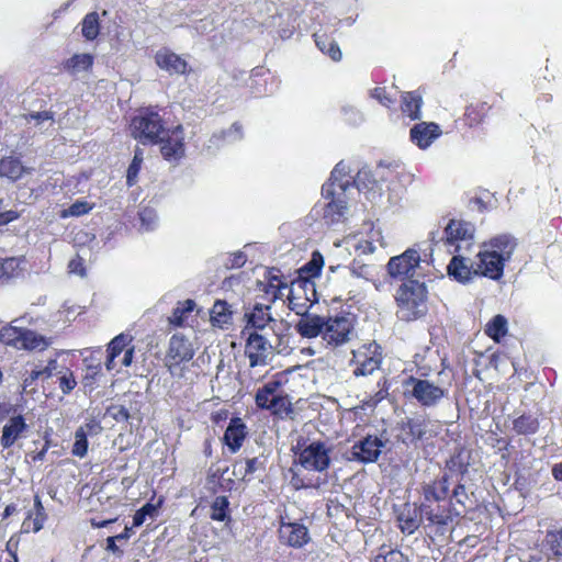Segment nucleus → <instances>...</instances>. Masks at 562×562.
<instances>
[{
  "mask_svg": "<svg viewBox=\"0 0 562 562\" xmlns=\"http://www.w3.org/2000/svg\"><path fill=\"white\" fill-rule=\"evenodd\" d=\"M331 449L322 441H312L295 452L299 463L308 471L324 472L330 464Z\"/></svg>",
  "mask_w": 562,
  "mask_h": 562,
  "instance_id": "nucleus-5",
  "label": "nucleus"
},
{
  "mask_svg": "<svg viewBox=\"0 0 562 562\" xmlns=\"http://www.w3.org/2000/svg\"><path fill=\"white\" fill-rule=\"evenodd\" d=\"M81 33L88 41L97 38L100 32L99 16L98 13H88L82 21Z\"/></svg>",
  "mask_w": 562,
  "mask_h": 562,
  "instance_id": "nucleus-38",
  "label": "nucleus"
},
{
  "mask_svg": "<svg viewBox=\"0 0 562 562\" xmlns=\"http://www.w3.org/2000/svg\"><path fill=\"white\" fill-rule=\"evenodd\" d=\"M57 375L59 381V389L64 394H69L77 386V380L74 375V372L69 368H60L57 372Z\"/></svg>",
  "mask_w": 562,
  "mask_h": 562,
  "instance_id": "nucleus-42",
  "label": "nucleus"
},
{
  "mask_svg": "<svg viewBox=\"0 0 562 562\" xmlns=\"http://www.w3.org/2000/svg\"><path fill=\"white\" fill-rule=\"evenodd\" d=\"M245 352L250 367L266 366L272 355V346L262 335L250 333L246 340Z\"/></svg>",
  "mask_w": 562,
  "mask_h": 562,
  "instance_id": "nucleus-8",
  "label": "nucleus"
},
{
  "mask_svg": "<svg viewBox=\"0 0 562 562\" xmlns=\"http://www.w3.org/2000/svg\"><path fill=\"white\" fill-rule=\"evenodd\" d=\"M449 490L448 477L443 475L432 483H426L422 487L424 502L429 504L431 502H440L446 498Z\"/></svg>",
  "mask_w": 562,
  "mask_h": 562,
  "instance_id": "nucleus-26",
  "label": "nucleus"
},
{
  "mask_svg": "<svg viewBox=\"0 0 562 562\" xmlns=\"http://www.w3.org/2000/svg\"><path fill=\"white\" fill-rule=\"evenodd\" d=\"M194 356L192 342L181 334H175L169 341L167 353L168 367L170 370L175 366L184 361H190Z\"/></svg>",
  "mask_w": 562,
  "mask_h": 562,
  "instance_id": "nucleus-12",
  "label": "nucleus"
},
{
  "mask_svg": "<svg viewBox=\"0 0 562 562\" xmlns=\"http://www.w3.org/2000/svg\"><path fill=\"white\" fill-rule=\"evenodd\" d=\"M29 425L22 415L11 416L2 428L0 445L3 449L12 447L19 439L26 437Z\"/></svg>",
  "mask_w": 562,
  "mask_h": 562,
  "instance_id": "nucleus-15",
  "label": "nucleus"
},
{
  "mask_svg": "<svg viewBox=\"0 0 562 562\" xmlns=\"http://www.w3.org/2000/svg\"><path fill=\"white\" fill-rule=\"evenodd\" d=\"M93 56L88 53L76 54L65 63V68L71 74L89 70L93 65Z\"/></svg>",
  "mask_w": 562,
  "mask_h": 562,
  "instance_id": "nucleus-34",
  "label": "nucleus"
},
{
  "mask_svg": "<svg viewBox=\"0 0 562 562\" xmlns=\"http://www.w3.org/2000/svg\"><path fill=\"white\" fill-rule=\"evenodd\" d=\"M351 247H353L360 255H369L375 251V246H373V241H370L367 237H353L347 241Z\"/></svg>",
  "mask_w": 562,
  "mask_h": 562,
  "instance_id": "nucleus-50",
  "label": "nucleus"
},
{
  "mask_svg": "<svg viewBox=\"0 0 562 562\" xmlns=\"http://www.w3.org/2000/svg\"><path fill=\"white\" fill-rule=\"evenodd\" d=\"M544 544L552 551L554 557L562 559V529L549 530L544 538Z\"/></svg>",
  "mask_w": 562,
  "mask_h": 562,
  "instance_id": "nucleus-43",
  "label": "nucleus"
},
{
  "mask_svg": "<svg viewBox=\"0 0 562 562\" xmlns=\"http://www.w3.org/2000/svg\"><path fill=\"white\" fill-rule=\"evenodd\" d=\"M94 425L87 424L85 427H79L75 432V442L72 446V454L79 458H83L88 451V440L86 428L92 429Z\"/></svg>",
  "mask_w": 562,
  "mask_h": 562,
  "instance_id": "nucleus-35",
  "label": "nucleus"
},
{
  "mask_svg": "<svg viewBox=\"0 0 562 562\" xmlns=\"http://www.w3.org/2000/svg\"><path fill=\"white\" fill-rule=\"evenodd\" d=\"M440 135L441 130L436 123H417L411 130L412 142L422 149L429 147Z\"/></svg>",
  "mask_w": 562,
  "mask_h": 562,
  "instance_id": "nucleus-19",
  "label": "nucleus"
},
{
  "mask_svg": "<svg viewBox=\"0 0 562 562\" xmlns=\"http://www.w3.org/2000/svg\"><path fill=\"white\" fill-rule=\"evenodd\" d=\"M110 414L116 422H127L131 417L128 409L122 405L111 407Z\"/></svg>",
  "mask_w": 562,
  "mask_h": 562,
  "instance_id": "nucleus-63",
  "label": "nucleus"
},
{
  "mask_svg": "<svg viewBox=\"0 0 562 562\" xmlns=\"http://www.w3.org/2000/svg\"><path fill=\"white\" fill-rule=\"evenodd\" d=\"M371 97L378 100L382 105L390 106L393 100L387 95L384 88H375L371 91Z\"/></svg>",
  "mask_w": 562,
  "mask_h": 562,
  "instance_id": "nucleus-64",
  "label": "nucleus"
},
{
  "mask_svg": "<svg viewBox=\"0 0 562 562\" xmlns=\"http://www.w3.org/2000/svg\"><path fill=\"white\" fill-rule=\"evenodd\" d=\"M323 265V256L319 252L315 251L312 255V259L301 268V271L303 273H306V277H316L319 274Z\"/></svg>",
  "mask_w": 562,
  "mask_h": 562,
  "instance_id": "nucleus-49",
  "label": "nucleus"
},
{
  "mask_svg": "<svg viewBox=\"0 0 562 562\" xmlns=\"http://www.w3.org/2000/svg\"><path fill=\"white\" fill-rule=\"evenodd\" d=\"M350 273L357 278L371 280L373 277V267L355 259L348 267Z\"/></svg>",
  "mask_w": 562,
  "mask_h": 562,
  "instance_id": "nucleus-48",
  "label": "nucleus"
},
{
  "mask_svg": "<svg viewBox=\"0 0 562 562\" xmlns=\"http://www.w3.org/2000/svg\"><path fill=\"white\" fill-rule=\"evenodd\" d=\"M48 346L46 339L35 331L23 328L19 350H44Z\"/></svg>",
  "mask_w": 562,
  "mask_h": 562,
  "instance_id": "nucleus-31",
  "label": "nucleus"
},
{
  "mask_svg": "<svg viewBox=\"0 0 562 562\" xmlns=\"http://www.w3.org/2000/svg\"><path fill=\"white\" fill-rule=\"evenodd\" d=\"M42 379V375L37 368L32 369L31 371H26L23 375L22 380V389L24 392L33 391L35 381Z\"/></svg>",
  "mask_w": 562,
  "mask_h": 562,
  "instance_id": "nucleus-58",
  "label": "nucleus"
},
{
  "mask_svg": "<svg viewBox=\"0 0 562 562\" xmlns=\"http://www.w3.org/2000/svg\"><path fill=\"white\" fill-rule=\"evenodd\" d=\"M429 422L423 416L407 418L401 423V439L404 443H415L426 439Z\"/></svg>",
  "mask_w": 562,
  "mask_h": 562,
  "instance_id": "nucleus-16",
  "label": "nucleus"
},
{
  "mask_svg": "<svg viewBox=\"0 0 562 562\" xmlns=\"http://www.w3.org/2000/svg\"><path fill=\"white\" fill-rule=\"evenodd\" d=\"M268 409L276 415H288L291 412V402L286 396L277 393Z\"/></svg>",
  "mask_w": 562,
  "mask_h": 562,
  "instance_id": "nucleus-47",
  "label": "nucleus"
},
{
  "mask_svg": "<svg viewBox=\"0 0 562 562\" xmlns=\"http://www.w3.org/2000/svg\"><path fill=\"white\" fill-rule=\"evenodd\" d=\"M448 274L460 283L469 282L473 276H476L474 261L469 265L462 256H454L447 267Z\"/></svg>",
  "mask_w": 562,
  "mask_h": 562,
  "instance_id": "nucleus-23",
  "label": "nucleus"
},
{
  "mask_svg": "<svg viewBox=\"0 0 562 562\" xmlns=\"http://www.w3.org/2000/svg\"><path fill=\"white\" fill-rule=\"evenodd\" d=\"M325 317L316 314H310L301 317L295 324L296 333L303 338H323Z\"/></svg>",
  "mask_w": 562,
  "mask_h": 562,
  "instance_id": "nucleus-20",
  "label": "nucleus"
},
{
  "mask_svg": "<svg viewBox=\"0 0 562 562\" xmlns=\"http://www.w3.org/2000/svg\"><path fill=\"white\" fill-rule=\"evenodd\" d=\"M131 133L135 139L143 144H156L159 139H164L166 128L157 112L146 111L132 120Z\"/></svg>",
  "mask_w": 562,
  "mask_h": 562,
  "instance_id": "nucleus-3",
  "label": "nucleus"
},
{
  "mask_svg": "<svg viewBox=\"0 0 562 562\" xmlns=\"http://www.w3.org/2000/svg\"><path fill=\"white\" fill-rule=\"evenodd\" d=\"M426 286L418 281L403 283L396 293L397 316L406 322L415 321L427 312Z\"/></svg>",
  "mask_w": 562,
  "mask_h": 562,
  "instance_id": "nucleus-2",
  "label": "nucleus"
},
{
  "mask_svg": "<svg viewBox=\"0 0 562 562\" xmlns=\"http://www.w3.org/2000/svg\"><path fill=\"white\" fill-rule=\"evenodd\" d=\"M412 395L423 406H435L446 396L447 391L428 380L411 378Z\"/></svg>",
  "mask_w": 562,
  "mask_h": 562,
  "instance_id": "nucleus-10",
  "label": "nucleus"
},
{
  "mask_svg": "<svg viewBox=\"0 0 562 562\" xmlns=\"http://www.w3.org/2000/svg\"><path fill=\"white\" fill-rule=\"evenodd\" d=\"M349 194H335L328 196L331 199L325 206L323 212V218L326 224H335L342 221L347 212V200Z\"/></svg>",
  "mask_w": 562,
  "mask_h": 562,
  "instance_id": "nucleus-22",
  "label": "nucleus"
},
{
  "mask_svg": "<svg viewBox=\"0 0 562 562\" xmlns=\"http://www.w3.org/2000/svg\"><path fill=\"white\" fill-rule=\"evenodd\" d=\"M45 518V513H35L34 517L29 516V518L24 520L23 528L25 531L32 530L33 532H38L43 528Z\"/></svg>",
  "mask_w": 562,
  "mask_h": 562,
  "instance_id": "nucleus-56",
  "label": "nucleus"
},
{
  "mask_svg": "<svg viewBox=\"0 0 562 562\" xmlns=\"http://www.w3.org/2000/svg\"><path fill=\"white\" fill-rule=\"evenodd\" d=\"M307 284V282L299 281L294 283L292 288L288 291L289 307L297 315H301V317L308 315L307 311L311 306V300L308 297L301 300L296 292L304 290V286H306Z\"/></svg>",
  "mask_w": 562,
  "mask_h": 562,
  "instance_id": "nucleus-28",
  "label": "nucleus"
},
{
  "mask_svg": "<svg viewBox=\"0 0 562 562\" xmlns=\"http://www.w3.org/2000/svg\"><path fill=\"white\" fill-rule=\"evenodd\" d=\"M279 539L289 547L302 548L310 541V535L307 528L302 524L281 521Z\"/></svg>",
  "mask_w": 562,
  "mask_h": 562,
  "instance_id": "nucleus-14",
  "label": "nucleus"
},
{
  "mask_svg": "<svg viewBox=\"0 0 562 562\" xmlns=\"http://www.w3.org/2000/svg\"><path fill=\"white\" fill-rule=\"evenodd\" d=\"M37 369L43 380L49 379L53 375H57V372L59 371L56 359H50L45 367Z\"/></svg>",
  "mask_w": 562,
  "mask_h": 562,
  "instance_id": "nucleus-61",
  "label": "nucleus"
},
{
  "mask_svg": "<svg viewBox=\"0 0 562 562\" xmlns=\"http://www.w3.org/2000/svg\"><path fill=\"white\" fill-rule=\"evenodd\" d=\"M375 562H406L404 554L397 550H392L385 555H379Z\"/></svg>",
  "mask_w": 562,
  "mask_h": 562,
  "instance_id": "nucleus-62",
  "label": "nucleus"
},
{
  "mask_svg": "<svg viewBox=\"0 0 562 562\" xmlns=\"http://www.w3.org/2000/svg\"><path fill=\"white\" fill-rule=\"evenodd\" d=\"M130 341V336L124 334H121L111 340L108 348V360L105 362V367L109 371L114 370L116 368V359L123 351L127 349L126 346L128 345Z\"/></svg>",
  "mask_w": 562,
  "mask_h": 562,
  "instance_id": "nucleus-29",
  "label": "nucleus"
},
{
  "mask_svg": "<svg viewBox=\"0 0 562 562\" xmlns=\"http://www.w3.org/2000/svg\"><path fill=\"white\" fill-rule=\"evenodd\" d=\"M232 311L224 301H216L211 310V322L214 326L225 328L231 324Z\"/></svg>",
  "mask_w": 562,
  "mask_h": 562,
  "instance_id": "nucleus-32",
  "label": "nucleus"
},
{
  "mask_svg": "<svg viewBox=\"0 0 562 562\" xmlns=\"http://www.w3.org/2000/svg\"><path fill=\"white\" fill-rule=\"evenodd\" d=\"M139 220L143 229L151 231L156 227L158 217L154 209L143 207L139 211Z\"/></svg>",
  "mask_w": 562,
  "mask_h": 562,
  "instance_id": "nucleus-51",
  "label": "nucleus"
},
{
  "mask_svg": "<svg viewBox=\"0 0 562 562\" xmlns=\"http://www.w3.org/2000/svg\"><path fill=\"white\" fill-rule=\"evenodd\" d=\"M155 63L161 70L170 75H183L188 68V63L168 48H161L156 52Z\"/></svg>",
  "mask_w": 562,
  "mask_h": 562,
  "instance_id": "nucleus-17",
  "label": "nucleus"
},
{
  "mask_svg": "<svg viewBox=\"0 0 562 562\" xmlns=\"http://www.w3.org/2000/svg\"><path fill=\"white\" fill-rule=\"evenodd\" d=\"M158 143H161L160 153L166 160L173 162L184 156V136L181 125L172 131L166 130L164 139H159Z\"/></svg>",
  "mask_w": 562,
  "mask_h": 562,
  "instance_id": "nucleus-11",
  "label": "nucleus"
},
{
  "mask_svg": "<svg viewBox=\"0 0 562 562\" xmlns=\"http://www.w3.org/2000/svg\"><path fill=\"white\" fill-rule=\"evenodd\" d=\"M228 504L225 496H217L211 506V518L213 520L224 521L228 517Z\"/></svg>",
  "mask_w": 562,
  "mask_h": 562,
  "instance_id": "nucleus-45",
  "label": "nucleus"
},
{
  "mask_svg": "<svg viewBox=\"0 0 562 562\" xmlns=\"http://www.w3.org/2000/svg\"><path fill=\"white\" fill-rule=\"evenodd\" d=\"M24 119L30 122L34 121L36 125H42L46 121L53 122V113L48 111L43 112H32L30 114H25Z\"/></svg>",
  "mask_w": 562,
  "mask_h": 562,
  "instance_id": "nucleus-60",
  "label": "nucleus"
},
{
  "mask_svg": "<svg viewBox=\"0 0 562 562\" xmlns=\"http://www.w3.org/2000/svg\"><path fill=\"white\" fill-rule=\"evenodd\" d=\"M538 426V420L529 415H522L514 420V429L518 434H535Z\"/></svg>",
  "mask_w": 562,
  "mask_h": 562,
  "instance_id": "nucleus-44",
  "label": "nucleus"
},
{
  "mask_svg": "<svg viewBox=\"0 0 562 562\" xmlns=\"http://www.w3.org/2000/svg\"><path fill=\"white\" fill-rule=\"evenodd\" d=\"M382 361L381 348L375 342L366 344L353 351V374L364 376L379 370Z\"/></svg>",
  "mask_w": 562,
  "mask_h": 562,
  "instance_id": "nucleus-6",
  "label": "nucleus"
},
{
  "mask_svg": "<svg viewBox=\"0 0 562 562\" xmlns=\"http://www.w3.org/2000/svg\"><path fill=\"white\" fill-rule=\"evenodd\" d=\"M91 210V206L86 201H76L69 206L68 210L64 211L63 216H80L87 214Z\"/></svg>",
  "mask_w": 562,
  "mask_h": 562,
  "instance_id": "nucleus-57",
  "label": "nucleus"
},
{
  "mask_svg": "<svg viewBox=\"0 0 562 562\" xmlns=\"http://www.w3.org/2000/svg\"><path fill=\"white\" fill-rule=\"evenodd\" d=\"M485 333L495 341H499L507 334V321L503 315H496L486 325Z\"/></svg>",
  "mask_w": 562,
  "mask_h": 562,
  "instance_id": "nucleus-36",
  "label": "nucleus"
},
{
  "mask_svg": "<svg viewBox=\"0 0 562 562\" xmlns=\"http://www.w3.org/2000/svg\"><path fill=\"white\" fill-rule=\"evenodd\" d=\"M323 344L327 348H337L347 344L353 333V321L349 315L325 317Z\"/></svg>",
  "mask_w": 562,
  "mask_h": 562,
  "instance_id": "nucleus-4",
  "label": "nucleus"
},
{
  "mask_svg": "<svg viewBox=\"0 0 562 562\" xmlns=\"http://www.w3.org/2000/svg\"><path fill=\"white\" fill-rule=\"evenodd\" d=\"M341 113L344 115V120L350 125H358L363 121L362 113L350 104L342 105Z\"/></svg>",
  "mask_w": 562,
  "mask_h": 562,
  "instance_id": "nucleus-55",
  "label": "nucleus"
},
{
  "mask_svg": "<svg viewBox=\"0 0 562 562\" xmlns=\"http://www.w3.org/2000/svg\"><path fill=\"white\" fill-rule=\"evenodd\" d=\"M350 169L340 161L331 171L329 182L323 186L324 198L334 196L335 194H350V188L353 177L349 175Z\"/></svg>",
  "mask_w": 562,
  "mask_h": 562,
  "instance_id": "nucleus-9",
  "label": "nucleus"
},
{
  "mask_svg": "<svg viewBox=\"0 0 562 562\" xmlns=\"http://www.w3.org/2000/svg\"><path fill=\"white\" fill-rule=\"evenodd\" d=\"M419 254L407 249L400 256L392 257L387 263V272L394 279L412 278L419 266Z\"/></svg>",
  "mask_w": 562,
  "mask_h": 562,
  "instance_id": "nucleus-7",
  "label": "nucleus"
},
{
  "mask_svg": "<svg viewBox=\"0 0 562 562\" xmlns=\"http://www.w3.org/2000/svg\"><path fill=\"white\" fill-rule=\"evenodd\" d=\"M420 515L425 516L428 521L436 525H447L449 516L438 506L436 509L431 508L430 504H420Z\"/></svg>",
  "mask_w": 562,
  "mask_h": 562,
  "instance_id": "nucleus-40",
  "label": "nucleus"
},
{
  "mask_svg": "<svg viewBox=\"0 0 562 562\" xmlns=\"http://www.w3.org/2000/svg\"><path fill=\"white\" fill-rule=\"evenodd\" d=\"M384 442L376 436H367L351 448V459L362 463L375 462Z\"/></svg>",
  "mask_w": 562,
  "mask_h": 562,
  "instance_id": "nucleus-13",
  "label": "nucleus"
},
{
  "mask_svg": "<svg viewBox=\"0 0 562 562\" xmlns=\"http://www.w3.org/2000/svg\"><path fill=\"white\" fill-rule=\"evenodd\" d=\"M280 386L281 383L279 381H269L260 387L255 398L257 406L268 409Z\"/></svg>",
  "mask_w": 562,
  "mask_h": 562,
  "instance_id": "nucleus-33",
  "label": "nucleus"
},
{
  "mask_svg": "<svg viewBox=\"0 0 562 562\" xmlns=\"http://www.w3.org/2000/svg\"><path fill=\"white\" fill-rule=\"evenodd\" d=\"M143 150L140 148H136L133 160L127 169L126 175V183L132 187L135 184L137 180L138 172L140 170V166L143 162Z\"/></svg>",
  "mask_w": 562,
  "mask_h": 562,
  "instance_id": "nucleus-46",
  "label": "nucleus"
},
{
  "mask_svg": "<svg viewBox=\"0 0 562 562\" xmlns=\"http://www.w3.org/2000/svg\"><path fill=\"white\" fill-rule=\"evenodd\" d=\"M315 42L317 47L323 53L327 54L333 60L338 61L341 59L340 48L335 42L319 35H315Z\"/></svg>",
  "mask_w": 562,
  "mask_h": 562,
  "instance_id": "nucleus-41",
  "label": "nucleus"
},
{
  "mask_svg": "<svg viewBox=\"0 0 562 562\" xmlns=\"http://www.w3.org/2000/svg\"><path fill=\"white\" fill-rule=\"evenodd\" d=\"M351 186L350 192L357 189L359 193L364 192V194H368L367 198L369 200H374L376 195H380L381 188L372 178L371 171L368 168H362L357 172L356 177L352 179Z\"/></svg>",
  "mask_w": 562,
  "mask_h": 562,
  "instance_id": "nucleus-21",
  "label": "nucleus"
},
{
  "mask_svg": "<svg viewBox=\"0 0 562 562\" xmlns=\"http://www.w3.org/2000/svg\"><path fill=\"white\" fill-rule=\"evenodd\" d=\"M21 263L22 260L14 257L0 260V279L8 280L18 277L22 271Z\"/></svg>",
  "mask_w": 562,
  "mask_h": 562,
  "instance_id": "nucleus-39",
  "label": "nucleus"
},
{
  "mask_svg": "<svg viewBox=\"0 0 562 562\" xmlns=\"http://www.w3.org/2000/svg\"><path fill=\"white\" fill-rule=\"evenodd\" d=\"M260 290L272 296V300L281 299L284 295V291H289L288 284L284 282L277 283H263L260 282Z\"/></svg>",
  "mask_w": 562,
  "mask_h": 562,
  "instance_id": "nucleus-53",
  "label": "nucleus"
},
{
  "mask_svg": "<svg viewBox=\"0 0 562 562\" xmlns=\"http://www.w3.org/2000/svg\"><path fill=\"white\" fill-rule=\"evenodd\" d=\"M23 328L8 325L0 329V341L19 350Z\"/></svg>",
  "mask_w": 562,
  "mask_h": 562,
  "instance_id": "nucleus-37",
  "label": "nucleus"
},
{
  "mask_svg": "<svg viewBox=\"0 0 562 562\" xmlns=\"http://www.w3.org/2000/svg\"><path fill=\"white\" fill-rule=\"evenodd\" d=\"M157 513V506L150 503L145 504L133 517V527H139L144 524L147 516L154 517Z\"/></svg>",
  "mask_w": 562,
  "mask_h": 562,
  "instance_id": "nucleus-54",
  "label": "nucleus"
},
{
  "mask_svg": "<svg viewBox=\"0 0 562 562\" xmlns=\"http://www.w3.org/2000/svg\"><path fill=\"white\" fill-rule=\"evenodd\" d=\"M32 168L22 165L21 160L9 156L0 160V175L12 181H16L25 173H31Z\"/></svg>",
  "mask_w": 562,
  "mask_h": 562,
  "instance_id": "nucleus-27",
  "label": "nucleus"
},
{
  "mask_svg": "<svg viewBox=\"0 0 562 562\" xmlns=\"http://www.w3.org/2000/svg\"><path fill=\"white\" fill-rule=\"evenodd\" d=\"M400 521H401V528L403 531L407 532V533H413L419 526L420 524V518L418 517H411V516H407L405 517L404 514H401L400 516Z\"/></svg>",
  "mask_w": 562,
  "mask_h": 562,
  "instance_id": "nucleus-59",
  "label": "nucleus"
},
{
  "mask_svg": "<svg viewBox=\"0 0 562 562\" xmlns=\"http://www.w3.org/2000/svg\"><path fill=\"white\" fill-rule=\"evenodd\" d=\"M247 319V326L244 329V334L252 327L255 329H263L268 324L276 323V319L270 313V306L263 304H256L254 308L245 314Z\"/></svg>",
  "mask_w": 562,
  "mask_h": 562,
  "instance_id": "nucleus-24",
  "label": "nucleus"
},
{
  "mask_svg": "<svg viewBox=\"0 0 562 562\" xmlns=\"http://www.w3.org/2000/svg\"><path fill=\"white\" fill-rule=\"evenodd\" d=\"M474 227L472 224L451 220L445 229V243L449 246H454L453 251L459 250L458 241H467L473 237Z\"/></svg>",
  "mask_w": 562,
  "mask_h": 562,
  "instance_id": "nucleus-18",
  "label": "nucleus"
},
{
  "mask_svg": "<svg viewBox=\"0 0 562 562\" xmlns=\"http://www.w3.org/2000/svg\"><path fill=\"white\" fill-rule=\"evenodd\" d=\"M246 425L240 418H233L224 434V441L232 452H236L246 437Z\"/></svg>",
  "mask_w": 562,
  "mask_h": 562,
  "instance_id": "nucleus-25",
  "label": "nucleus"
},
{
  "mask_svg": "<svg viewBox=\"0 0 562 562\" xmlns=\"http://www.w3.org/2000/svg\"><path fill=\"white\" fill-rule=\"evenodd\" d=\"M423 104L422 97L416 92H406L402 98V112L411 120L420 117V108Z\"/></svg>",
  "mask_w": 562,
  "mask_h": 562,
  "instance_id": "nucleus-30",
  "label": "nucleus"
},
{
  "mask_svg": "<svg viewBox=\"0 0 562 562\" xmlns=\"http://www.w3.org/2000/svg\"><path fill=\"white\" fill-rule=\"evenodd\" d=\"M241 137H243L241 126L238 123H234L227 132H222L218 135L217 134L213 135V137L210 139V143L215 144L216 140H218V139H223V140H227V142H235V140L240 139Z\"/></svg>",
  "mask_w": 562,
  "mask_h": 562,
  "instance_id": "nucleus-52",
  "label": "nucleus"
},
{
  "mask_svg": "<svg viewBox=\"0 0 562 562\" xmlns=\"http://www.w3.org/2000/svg\"><path fill=\"white\" fill-rule=\"evenodd\" d=\"M516 247V238L509 234L491 238L483 245V249L474 260L476 276L499 280L503 277L504 266L510 260Z\"/></svg>",
  "mask_w": 562,
  "mask_h": 562,
  "instance_id": "nucleus-1",
  "label": "nucleus"
}]
</instances>
